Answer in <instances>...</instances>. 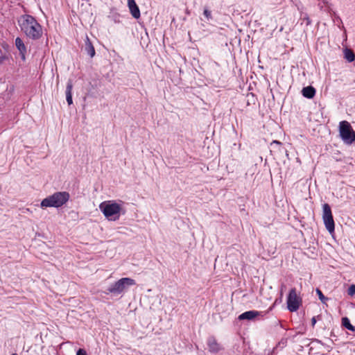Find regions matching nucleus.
Returning a JSON list of instances; mask_svg holds the SVG:
<instances>
[{
	"label": "nucleus",
	"instance_id": "1",
	"mask_svg": "<svg viewBox=\"0 0 355 355\" xmlns=\"http://www.w3.org/2000/svg\"><path fill=\"white\" fill-rule=\"evenodd\" d=\"M100 210L109 220H117L119 219L123 208L121 205L114 200H107L101 202L99 205Z\"/></svg>",
	"mask_w": 355,
	"mask_h": 355
},
{
	"label": "nucleus",
	"instance_id": "2",
	"mask_svg": "<svg viewBox=\"0 0 355 355\" xmlns=\"http://www.w3.org/2000/svg\"><path fill=\"white\" fill-rule=\"evenodd\" d=\"M69 193L67 191H58L45 198L41 202L42 207H60L69 200Z\"/></svg>",
	"mask_w": 355,
	"mask_h": 355
},
{
	"label": "nucleus",
	"instance_id": "3",
	"mask_svg": "<svg viewBox=\"0 0 355 355\" xmlns=\"http://www.w3.org/2000/svg\"><path fill=\"white\" fill-rule=\"evenodd\" d=\"M136 284L135 279L130 277H123L111 284L107 288L109 293L118 295L123 293L128 287Z\"/></svg>",
	"mask_w": 355,
	"mask_h": 355
},
{
	"label": "nucleus",
	"instance_id": "4",
	"mask_svg": "<svg viewBox=\"0 0 355 355\" xmlns=\"http://www.w3.org/2000/svg\"><path fill=\"white\" fill-rule=\"evenodd\" d=\"M339 133L345 144L350 145L355 141V131L348 121H342L340 122Z\"/></svg>",
	"mask_w": 355,
	"mask_h": 355
},
{
	"label": "nucleus",
	"instance_id": "5",
	"mask_svg": "<svg viewBox=\"0 0 355 355\" xmlns=\"http://www.w3.org/2000/svg\"><path fill=\"white\" fill-rule=\"evenodd\" d=\"M20 27L26 36L31 39H38L42 35L40 24H21Z\"/></svg>",
	"mask_w": 355,
	"mask_h": 355
},
{
	"label": "nucleus",
	"instance_id": "6",
	"mask_svg": "<svg viewBox=\"0 0 355 355\" xmlns=\"http://www.w3.org/2000/svg\"><path fill=\"white\" fill-rule=\"evenodd\" d=\"M277 302V300H275V302L272 304V306H271L266 311H255V310L248 311H245V312L241 313V315H239L238 318L239 320H263L264 318L265 315L267 313H268L270 311H272V309L275 306Z\"/></svg>",
	"mask_w": 355,
	"mask_h": 355
},
{
	"label": "nucleus",
	"instance_id": "7",
	"mask_svg": "<svg viewBox=\"0 0 355 355\" xmlns=\"http://www.w3.org/2000/svg\"><path fill=\"white\" fill-rule=\"evenodd\" d=\"M287 309L291 312L297 311L302 304V298L297 294L295 288L290 290L287 296Z\"/></svg>",
	"mask_w": 355,
	"mask_h": 355
},
{
	"label": "nucleus",
	"instance_id": "8",
	"mask_svg": "<svg viewBox=\"0 0 355 355\" xmlns=\"http://www.w3.org/2000/svg\"><path fill=\"white\" fill-rule=\"evenodd\" d=\"M322 219L327 230L330 233L334 232L335 230V223L331 207L327 203H324L322 205Z\"/></svg>",
	"mask_w": 355,
	"mask_h": 355
},
{
	"label": "nucleus",
	"instance_id": "9",
	"mask_svg": "<svg viewBox=\"0 0 355 355\" xmlns=\"http://www.w3.org/2000/svg\"><path fill=\"white\" fill-rule=\"evenodd\" d=\"M209 350L213 353H217L221 349L220 345L218 343L214 336H210L207 340Z\"/></svg>",
	"mask_w": 355,
	"mask_h": 355
},
{
	"label": "nucleus",
	"instance_id": "10",
	"mask_svg": "<svg viewBox=\"0 0 355 355\" xmlns=\"http://www.w3.org/2000/svg\"><path fill=\"white\" fill-rule=\"evenodd\" d=\"M128 6L131 15L135 19L140 17V10L135 0H128Z\"/></svg>",
	"mask_w": 355,
	"mask_h": 355
},
{
	"label": "nucleus",
	"instance_id": "11",
	"mask_svg": "<svg viewBox=\"0 0 355 355\" xmlns=\"http://www.w3.org/2000/svg\"><path fill=\"white\" fill-rule=\"evenodd\" d=\"M15 46L19 51V54L23 60L26 59L25 55L26 53V47L20 37L15 39Z\"/></svg>",
	"mask_w": 355,
	"mask_h": 355
},
{
	"label": "nucleus",
	"instance_id": "12",
	"mask_svg": "<svg viewBox=\"0 0 355 355\" xmlns=\"http://www.w3.org/2000/svg\"><path fill=\"white\" fill-rule=\"evenodd\" d=\"M85 51L90 58H93L95 55L96 51L94 47L87 35L85 41Z\"/></svg>",
	"mask_w": 355,
	"mask_h": 355
},
{
	"label": "nucleus",
	"instance_id": "13",
	"mask_svg": "<svg viewBox=\"0 0 355 355\" xmlns=\"http://www.w3.org/2000/svg\"><path fill=\"white\" fill-rule=\"evenodd\" d=\"M72 89H73V83L71 80H69L67 83L66 87V100L69 105H71L73 103L72 100Z\"/></svg>",
	"mask_w": 355,
	"mask_h": 355
},
{
	"label": "nucleus",
	"instance_id": "14",
	"mask_svg": "<svg viewBox=\"0 0 355 355\" xmlns=\"http://www.w3.org/2000/svg\"><path fill=\"white\" fill-rule=\"evenodd\" d=\"M315 89L312 86H307L302 89V94L303 96L307 98H313L315 95Z\"/></svg>",
	"mask_w": 355,
	"mask_h": 355
},
{
	"label": "nucleus",
	"instance_id": "15",
	"mask_svg": "<svg viewBox=\"0 0 355 355\" xmlns=\"http://www.w3.org/2000/svg\"><path fill=\"white\" fill-rule=\"evenodd\" d=\"M341 324L347 329L355 332V327L353 326L347 317H343L341 320Z\"/></svg>",
	"mask_w": 355,
	"mask_h": 355
},
{
	"label": "nucleus",
	"instance_id": "16",
	"mask_svg": "<svg viewBox=\"0 0 355 355\" xmlns=\"http://www.w3.org/2000/svg\"><path fill=\"white\" fill-rule=\"evenodd\" d=\"M344 57L349 62L355 60V53L349 49H345L344 51Z\"/></svg>",
	"mask_w": 355,
	"mask_h": 355
},
{
	"label": "nucleus",
	"instance_id": "17",
	"mask_svg": "<svg viewBox=\"0 0 355 355\" xmlns=\"http://www.w3.org/2000/svg\"><path fill=\"white\" fill-rule=\"evenodd\" d=\"M18 22H26V23H28V22H37V21L31 15H21L19 19H18Z\"/></svg>",
	"mask_w": 355,
	"mask_h": 355
},
{
	"label": "nucleus",
	"instance_id": "18",
	"mask_svg": "<svg viewBox=\"0 0 355 355\" xmlns=\"http://www.w3.org/2000/svg\"><path fill=\"white\" fill-rule=\"evenodd\" d=\"M316 293L318 294L319 299L321 300L322 303H325L326 301L329 300L328 297H325L323 295L322 292L319 288L316 289Z\"/></svg>",
	"mask_w": 355,
	"mask_h": 355
},
{
	"label": "nucleus",
	"instance_id": "19",
	"mask_svg": "<svg viewBox=\"0 0 355 355\" xmlns=\"http://www.w3.org/2000/svg\"><path fill=\"white\" fill-rule=\"evenodd\" d=\"M347 294L350 296H353L355 294V284H352L348 288Z\"/></svg>",
	"mask_w": 355,
	"mask_h": 355
},
{
	"label": "nucleus",
	"instance_id": "20",
	"mask_svg": "<svg viewBox=\"0 0 355 355\" xmlns=\"http://www.w3.org/2000/svg\"><path fill=\"white\" fill-rule=\"evenodd\" d=\"M204 15L206 17V18L207 19V20H209L211 19V11L209 10L208 9H205L204 10Z\"/></svg>",
	"mask_w": 355,
	"mask_h": 355
},
{
	"label": "nucleus",
	"instance_id": "21",
	"mask_svg": "<svg viewBox=\"0 0 355 355\" xmlns=\"http://www.w3.org/2000/svg\"><path fill=\"white\" fill-rule=\"evenodd\" d=\"M8 59V57L6 55H0V64H2Z\"/></svg>",
	"mask_w": 355,
	"mask_h": 355
},
{
	"label": "nucleus",
	"instance_id": "22",
	"mask_svg": "<svg viewBox=\"0 0 355 355\" xmlns=\"http://www.w3.org/2000/svg\"><path fill=\"white\" fill-rule=\"evenodd\" d=\"M76 355H87L86 351L83 349H79L77 351Z\"/></svg>",
	"mask_w": 355,
	"mask_h": 355
},
{
	"label": "nucleus",
	"instance_id": "23",
	"mask_svg": "<svg viewBox=\"0 0 355 355\" xmlns=\"http://www.w3.org/2000/svg\"><path fill=\"white\" fill-rule=\"evenodd\" d=\"M339 28L344 31V32H343V37H345V40H346L347 39L346 30L344 28L343 24H342V26H339Z\"/></svg>",
	"mask_w": 355,
	"mask_h": 355
},
{
	"label": "nucleus",
	"instance_id": "24",
	"mask_svg": "<svg viewBox=\"0 0 355 355\" xmlns=\"http://www.w3.org/2000/svg\"><path fill=\"white\" fill-rule=\"evenodd\" d=\"M316 321H317L316 320V317L315 316L313 317L312 319H311V324H312L313 327L315 326V324L316 323Z\"/></svg>",
	"mask_w": 355,
	"mask_h": 355
},
{
	"label": "nucleus",
	"instance_id": "25",
	"mask_svg": "<svg viewBox=\"0 0 355 355\" xmlns=\"http://www.w3.org/2000/svg\"><path fill=\"white\" fill-rule=\"evenodd\" d=\"M277 144V145H279V146L282 145V143L280 141H276V140L273 141L271 144Z\"/></svg>",
	"mask_w": 355,
	"mask_h": 355
},
{
	"label": "nucleus",
	"instance_id": "26",
	"mask_svg": "<svg viewBox=\"0 0 355 355\" xmlns=\"http://www.w3.org/2000/svg\"><path fill=\"white\" fill-rule=\"evenodd\" d=\"M285 288V285H282L281 287V292H280V297H282L283 295V288Z\"/></svg>",
	"mask_w": 355,
	"mask_h": 355
},
{
	"label": "nucleus",
	"instance_id": "27",
	"mask_svg": "<svg viewBox=\"0 0 355 355\" xmlns=\"http://www.w3.org/2000/svg\"><path fill=\"white\" fill-rule=\"evenodd\" d=\"M120 19H115V22H119Z\"/></svg>",
	"mask_w": 355,
	"mask_h": 355
},
{
	"label": "nucleus",
	"instance_id": "28",
	"mask_svg": "<svg viewBox=\"0 0 355 355\" xmlns=\"http://www.w3.org/2000/svg\"><path fill=\"white\" fill-rule=\"evenodd\" d=\"M12 355H17V354H12Z\"/></svg>",
	"mask_w": 355,
	"mask_h": 355
}]
</instances>
